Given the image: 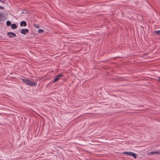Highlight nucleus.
<instances>
[{"mask_svg": "<svg viewBox=\"0 0 160 160\" xmlns=\"http://www.w3.org/2000/svg\"><path fill=\"white\" fill-rule=\"evenodd\" d=\"M20 79L24 83L28 86H36L37 85L36 82L32 81L29 79H25L23 78H20Z\"/></svg>", "mask_w": 160, "mask_h": 160, "instance_id": "obj_1", "label": "nucleus"}, {"mask_svg": "<svg viewBox=\"0 0 160 160\" xmlns=\"http://www.w3.org/2000/svg\"><path fill=\"white\" fill-rule=\"evenodd\" d=\"M123 153L129 156H132L134 158H135L137 157V155L136 154L133 153L132 152H123Z\"/></svg>", "mask_w": 160, "mask_h": 160, "instance_id": "obj_2", "label": "nucleus"}, {"mask_svg": "<svg viewBox=\"0 0 160 160\" xmlns=\"http://www.w3.org/2000/svg\"><path fill=\"white\" fill-rule=\"evenodd\" d=\"M63 75L61 74H59L57 75L54 78L53 82L54 83L58 81L60 79V78L61 77H63Z\"/></svg>", "mask_w": 160, "mask_h": 160, "instance_id": "obj_3", "label": "nucleus"}, {"mask_svg": "<svg viewBox=\"0 0 160 160\" xmlns=\"http://www.w3.org/2000/svg\"><path fill=\"white\" fill-rule=\"evenodd\" d=\"M7 35L10 38H12L16 36V34L12 32H8L7 33Z\"/></svg>", "mask_w": 160, "mask_h": 160, "instance_id": "obj_4", "label": "nucleus"}, {"mask_svg": "<svg viewBox=\"0 0 160 160\" xmlns=\"http://www.w3.org/2000/svg\"><path fill=\"white\" fill-rule=\"evenodd\" d=\"M29 32V30L26 28L22 29L21 30V33L22 34L25 35L27 33Z\"/></svg>", "mask_w": 160, "mask_h": 160, "instance_id": "obj_5", "label": "nucleus"}, {"mask_svg": "<svg viewBox=\"0 0 160 160\" xmlns=\"http://www.w3.org/2000/svg\"><path fill=\"white\" fill-rule=\"evenodd\" d=\"M20 25L21 27H25L27 25V23L24 21H22L20 22Z\"/></svg>", "mask_w": 160, "mask_h": 160, "instance_id": "obj_6", "label": "nucleus"}, {"mask_svg": "<svg viewBox=\"0 0 160 160\" xmlns=\"http://www.w3.org/2000/svg\"><path fill=\"white\" fill-rule=\"evenodd\" d=\"M11 27L12 29H14L17 28V26L15 24L13 23L11 25Z\"/></svg>", "mask_w": 160, "mask_h": 160, "instance_id": "obj_7", "label": "nucleus"}, {"mask_svg": "<svg viewBox=\"0 0 160 160\" xmlns=\"http://www.w3.org/2000/svg\"><path fill=\"white\" fill-rule=\"evenodd\" d=\"M154 32L158 35H160V30L155 31Z\"/></svg>", "mask_w": 160, "mask_h": 160, "instance_id": "obj_8", "label": "nucleus"}, {"mask_svg": "<svg viewBox=\"0 0 160 160\" xmlns=\"http://www.w3.org/2000/svg\"><path fill=\"white\" fill-rule=\"evenodd\" d=\"M11 24V22L9 21H7L6 22V25L7 26H9Z\"/></svg>", "mask_w": 160, "mask_h": 160, "instance_id": "obj_9", "label": "nucleus"}, {"mask_svg": "<svg viewBox=\"0 0 160 160\" xmlns=\"http://www.w3.org/2000/svg\"><path fill=\"white\" fill-rule=\"evenodd\" d=\"M38 32L39 33H42L44 32V31L42 29H39L38 30Z\"/></svg>", "mask_w": 160, "mask_h": 160, "instance_id": "obj_10", "label": "nucleus"}, {"mask_svg": "<svg viewBox=\"0 0 160 160\" xmlns=\"http://www.w3.org/2000/svg\"><path fill=\"white\" fill-rule=\"evenodd\" d=\"M150 153H151V155H152L153 154H159L160 153V152H158L157 151H154V152H151Z\"/></svg>", "mask_w": 160, "mask_h": 160, "instance_id": "obj_11", "label": "nucleus"}, {"mask_svg": "<svg viewBox=\"0 0 160 160\" xmlns=\"http://www.w3.org/2000/svg\"><path fill=\"white\" fill-rule=\"evenodd\" d=\"M34 26L36 28H39L40 26L38 24H34Z\"/></svg>", "mask_w": 160, "mask_h": 160, "instance_id": "obj_12", "label": "nucleus"}, {"mask_svg": "<svg viewBox=\"0 0 160 160\" xmlns=\"http://www.w3.org/2000/svg\"><path fill=\"white\" fill-rule=\"evenodd\" d=\"M4 9V7H2L1 6H0V9L3 10Z\"/></svg>", "mask_w": 160, "mask_h": 160, "instance_id": "obj_13", "label": "nucleus"}, {"mask_svg": "<svg viewBox=\"0 0 160 160\" xmlns=\"http://www.w3.org/2000/svg\"><path fill=\"white\" fill-rule=\"evenodd\" d=\"M4 14L3 13H0V17H2Z\"/></svg>", "mask_w": 160, "mask_h": 160, "instance_id": "obj_14", "label": "nucleus"}, {"mask_svg": "<svg viewBox=\"0 0 160 160\" xmlns=\"http://www.w3.org/2000/svg\"><path fill=\"white\" fill-rule=\"evenodd\" d=\"M0 2H2L3 3H4V2H3V0H0Z\"/></svg>", "mask_w": 160, "mask_h": 160, "instance_id": "obj_15", "label": "nucleus"}]
</instances>
